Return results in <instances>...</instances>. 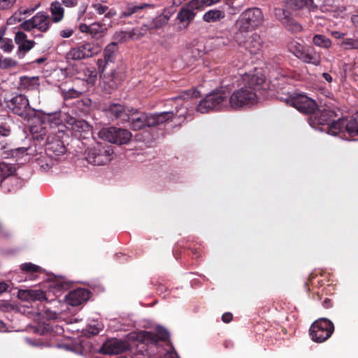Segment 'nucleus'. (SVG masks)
Listing matches in <instances>:
<instances>
[{"label":"nucleus","instance_id":"nucleus-1","mask_svg":"<svg viewBox=\"0 0 358 358\" xmlns=\"http://www.w3.org/2000/svg\"><path fill=\"white\" fill-rule=\"evenodd\" d=\"M117 44L112 42L105 48L103 58L97 60V66L100 72V77L103 80V88L108 94L118 87L126 78L123 68L111 69L116 59Z\"/></svg>","mask_w":358,"mask_h":358},{"label":"nucleus","instance_id":"nucleus-2","mask_svg":"<svg viewBox=\"0 0 358 358\" xmlns=\"http://www.w3.org/2000/svg\"><path fill=\"white\" fill-rule=\"evenodd\" d=\"M264 82L265 78L262 74L251 76L244 87L232 93L229 99V106L234 110H238L256 103L257 101V93L262 89Z\"/></svg>","mask_w":358,"mask_h":358},{"label":"nucleus","instance_id":"nucleus-3","mask_svg":"<svg viewBox=\"0 0 358 358\" xmlns=\"http://www.w3.org/2000/svg\"><path fill=\"white\" fill-rule=\"evenodd\" d=\"M313 5V0H286L282 7L274 9L275 17L282 25L291 33L302 31L303 27L292 16L290 10H298L305 8L310 9Z\"/></svg>","mask_w":358,"mask_h":358},{"label":"nucleus","instance_id":"nucleus-4","mask_svg":"<svg viewBox=\"0 0 358 358\" xmlns=\"http://www.w3.org/2000/svg\"><path fill=\"white\" fill-rule=\"evenodd\" d=\"M59 127L64 128V122L60 112L43 115L29 128L35 145L40 147L44 146L48 134H52Z\"/></svg>","mask_w":358,"mask_h":358},{"label":"nucleus","instance_id":"nucleus-5","mask_svg":"<svg viewBox=\"0 0 358 358\" xmlns=\"http://www.w3.org/2000/svg\"><path fill=\"white\" fill-rule=\"evenodd\" d=\"M336 113L334 110L329 108H324L320 109L317 106V109L312 116L310 117L311 124L329 126V132L333 135H336L342 131V120L341 118L335 120Z\"/></svg>","mask_w":358,"mask_h":358},{"label":"nucleus","instance_id":"nucleus-6","mask_svg":"<svg viewBox=\"0 0 358 358\" xmlns=\"http://www.w3.org/2000/svg\"><path fill=\"white\" fill-rule=\"evenodd\" d=\"M8 109L23 120L29 121L36 116V110L30 106L27 97L17 94L6 101Z\"/></svg>","mask_w":358,"mask_h":358},{"label":"nucleus","instance_id":"nucleus-7","mask_svg":"<svg viewBox=\"0 0 358 358\" xmlns=\"http://www.w3.org/2000/svg\"><path fill=\"white\" fill-rule=\"evenodd\" d=\"M66 128L64 124V128L59 127L52 134H48L44 146H45L46 155L50 158L56 160L58 157L66 153V148L62 141Z\"/></svg>","mask_w":358,"mask_h":358},{"label":"nucleus","instance_id":"nucleus-8","mask_svg":"<svg viewBox=\"0 0 358 358\" xmlns=\"http://www.w3.org/2000/svg\"><path fill=\"white\" fill-rule=\"evenodd\" d=\"M288 48L291 53L306 64L318 66L321 63V55L313 46L294 41L289 44Z\"/></svg>","mask_w":358,"mask_h":358},{"label":"nucleus","instance_id":"nucleus-9","mask_svg":"<svg viewBox=\"0 0 358 358\" xmlns=\"http://www.w3.org/2000/svg\"><path fill=\"white\" fill-rule=\"evenodd\" d=\"M227 95L223 91H216L207 94L199 103L196 110L206 113L210 110H218L227 106Z\"/></svg>","mask_w":358,"mask_h":358},{"label":"nucleus","instance_id":"nucleus-10","mask_svg":"<svg viewBox=\"0 0 358 358\" xmlns=\"http://www.w3.org/2000/svg\"><path fill=\"white\" fill-rule=\"evenodd\" d=\"M263 15L261 9L251 8L245 10L237 21L238 31L248 32L249 30L258 27L262 22Z\"/></svg>","mask_w":358,"mask_h":358},{"label":"nucleus","instance_id":"nucleus-11","mask_svg":"<svg viewBox=\"0 0 358 358\" xmlns=\"http://www.w3.org/2000/svg\"><path fill=\"white\" fill-rule=\"evenodd\" d=\"M113 153L110 145L99 143L96 147L88 148L85 152V158L89 164L101 166L110 161Z\"/></svg>","mask_w":358,"mask_h":358},{"label":"nucleus","instance_id":"nucleus-12","mask_svg":"<svg viewBox=\"0 0 358 358\" xmlns=\"http://www.w3.org/2000/svg\"><path fill=\"white\" fill-rule=\"evenodd\" d=\"M334 331L333 322L327 318H320L310 326L309 334L313 341L322 343L329 339Z\"/></svg>","mask_w":358,"mask_h":358},{"label":"nucleus","instance_id":"nucleus-13","mask_svg":"<svg viewBox=\"0 0 358 358\" xmlns=\"http://www.w3.org/2000/svg\"><path fill=\"white\" fill-rule=\"evenodd\" d=\"M101 51V47L97 44L87 42L80 43L71 48L66 53V58L68 60H82L92 57Z\"/></svg>","mask_w":358,"mask_h":358},{"label":"nucleus","instance_id":"nucleus-14","mask_svg":"<svg viewBox=\"0 0 358 358\" xmlns=\"http://www.w3.org/2000/svg\"><path fill=\"white\" fill-rule=\"evenodd\" d=\"M246 33L236 31L234 34V40L239 46L243 47L250 54H258L263 48V41L261 36L257 33L246 36Z\"/></svg>","mask_w":358,"mask_h":358},{"label":"nucleus","instance_id":"nucleus-15","mask_svg":"<svg viewBox=\"0 0 358 358\" xmlns=\"http://www.w3.org/2000/svg\"><path fill=\"white\" fill-rule=\"evenodd\" d=\"M285 101L294 107L299 112L310 115V116L314 114L318 106L313 99L301 94L289 95L285 99Z\"/></svg>","mask_w":358,"mask_h":358},{"label":"nucleus","instance_id":"nucleus-16","mask_svg":"<svg viewBox=\"0 0 358 358\" xmlns=\"http://www.w3.org/2000/svg\"><path fill=\"white\" fill-rule=\"evenodd\" d=\"M99 136L104 141L117 145L127 143L132 136L129 130L113 127L103 128Z\"/></svg>","mask_w":358,"mask_h":358},{"label":"nucleus","instance_id":"nucleus-17","mask_svg":"<svg viewBox=\"0 0 358 358\" xmlns=\"http://www.w3.org/2000/svg\"><path fill=\"white\" fill-rule=\"evenodd\" d=\"M50 16L46 13L41 11L37 13L31 19L21 23L20 28L27 31L37 29L42 33H45L50 29Z\"/></svg>","mask_w":358,"mask_h":358},{"label":"nucleus","instance_id":"nucleus-18","mask_svg":"<svg viewBox=\"0 0 358 358\" xmlns=\"http://www.w3.org/2000/svg\"><path fill=\"white\" fill-rule=\"evenodd\" d=\"M13 170L6 164H0V185L7 192L15 191L21 184L20 179L13 174Z\"/></svg>","mask_w":358,"mask_h":358},{"label":"nucleus","instance_id":"nucleus-19","mask_svg":"<svg viewBox=\"0 0 358 358\" xmlns=\"http://www.w3.org/2000/svg\"><path fill=\"white\" fill-rule=\"evenodd\" d=\"M169 331L162 327L158 326L156 329V333L151 331H142L138 336L137 339L147 344L157 345L159 341L167 342L169 341Z\"/></svg>","mask_w":358,"mask_h":358},{"label":"nucleus","instance_id":"nucleus-20","mask_svg":"<svg viewBox=\"0 0 358 358\" xmlns=\"http://www.w3.org/2000/svg\"><path fill=\"white\" fill-rule=\"evenodd\" d=\"M129 347L127 342L114 338L105 342L101 348V352L105 355H117L126 351Z\"/></svg>","mask_w":358,"mask_h":358},{"label":"nucleus","instance_id":"nucleus-21","mask_svg":"<svg viewBox=\"0 0 358 358\" xmlns=\"http://www.w3.org/2000/svg\"><path fill=\"white\" fill-rule=\"evenodd\" d=\"M90 292L87 289L78 288L71 291L66 296L67 303L72 306H77L88 300Z\"/></svg>","mask_w":358,"mask_h":358},{"label":"nucleus","instance_id":"nucleus-22","mask_svg":"<svg viewBox=\"0 0 358 358\" xmlns=\"http://www.w3.org/2000/svg\"><path fill=\"white\" fill-rule=\"evenodd\" d=\"M149 117L150 115L145 113L133 114L130 116V120H127V122L131 123V127L134 130H140L145 127H151L148 123V122H150Z\"/></svg>","mask_w":358,"mask_h":358},{"label":"nucleus","instance_id":"nucleus-23","mask_svg":"<svg viewBox=\"0 0 358 358\" xmlns=\"http://www.w3.org/2000/svg\"><path fill=\"white\" fill-rule=\"evenodd\" d=\"M108 113L113 118L120 120L121 122L130 120V115L127 113L125 107L119 103H113L109 106Z\"/></svg>","mask_w":358,"mask_h":358},{"label":"nucleus","instance_id":"nucleus-24","mask_svg":"<svg viewBox=\"0 0 358 358\" xmlns=\"http://www.w3.org/2000/svg\"><path fill=\"white\" fill-rule=\"evenodd\" d=\"M342 130L348 134L349 137H355L358 135V112L348 119H341Z\"/></svg>","mask_w":358,"mask_h":358},{"label":"nucleus","instance_id":"nucleus-25","mask_svg":"<svg viewBox=\"0 0 358 358\" xmlns=\"http://www.w3.org/2000/svg\"><path fill=\"white\" fill-rule=\"evenodd\" d=\"M155 7L154 4L151 3H141V5H134L132 3H128L125 8V10L122 11L120 15V19L127 18L131 16L133 14L137 13L138 11L145 9V8H153Z\"/></svg>","mask_w":358,"mask_h":358},{"label":"nucleus","instance_id":"nucleus-26","mask_svg":"<svg viewBox=\"0 0 358 358\" xmlns=\"http://www.w3.org/2000/svg\"><path fill=\"white\" fill-rule=\"evenodd\" d=\"M50 10L52 15V21L55 23L61 22L64 17V9L59 1L52 2Z\"/></svg>","mask_w":358,"mask_h":358},{"label":"nucleus","instance_id":"nucleus-27","mask_svg":"<svg viewBox=\"0 0 358 358\" xmlns=\"http://www.w3.org/2000/svg\"><path fill=\"white\" fill-rule=\"evenodd\" d=\"M67 124L71 126V129L76 132H85L90 131V124L83 120H77L74 117H69Z\"/></svg>","mask_w":358,"mask_h":358},{"label":"nucleus","instance_id":"nucleus-28","mask_svg":"<svg viewBox=\"0 0 358 358\" xmlns=\"http://www.w3.org/2000/svg\"><path fill=\"white\" fill-rule=\"evenodd\" d=\"M173 117V112H164L159 114L150 115V122L148 123L151 127H155L169 120Z\"/></svg>","mask_w":358,"mask_h":358},{"label":"nucleus","instance_id":"nucleus-29","mask_svg":"<svg viewBox=\"0 0 358 358\" xmlns=\"http://www.w3.org/2000/svg\"><path fill=\"white\" fill-rule=\"evenodd\" d=\"M225 14L223 11L217 9H212L204 13L203 15V21L210 22H217L224 19Z\"/></svg>","mask_w":358,"mask_h":358},{"label":"nucleus","instance_id":"nucleus-30","mask_svg":"<svg viewBox=\"0 0 358 358\" xmlns=\"http://www.w3.org/2000/svg\"><path fill=\"white\" fill-rule=\"evenodd\" d=\"M107 28L106 24L101 22H94L91 24L90 35L94 39H99L106 34Z\"/></svg>","mask_w":358,"mask_h":358},{"label":"nucleus","instance_id":"nucleus-31","mask_svg":"<svg viewBox=\"0 0 358 358\" xmlns=\"http://www.w3.org/2000/svg\"><path fill=\"white\" fill-rule=\"evenodd\" d=\"M39 86L38 77H22L20 79V88L27 90H38Z\"/></svg>","mask_w":358,"mask_h":358},{"label":"nucleus","instance_id":"nucleus-32","mask_svg":"<svg viewBox=\"0 0 358 358\" xmlns=\"http://www.w3.org/2000/svg\"><path fill=\"white\" fill-rule=\"evenodd\" d=\"M22 295H24V298L27 300L31 301H45L46 300L45 292L40 290V289H29L24 291L22 293Z\"/></svg>","mask_w":358,"mask_h":358},{"label":"nucleus","instance_id":"nucleus-33","mask_svg":"<svg viewBox=\"0 0 358 358\" xmlns=\"http://www.w3.org/2000/svg\"><path fill=\"white\" fill-rule=\"evenodd\" d=\"M195 15L196 13L193 10L185 6L178 13L177 18L181 22H187L189 24L192 20H194Z\"/></svg>","mask_w":358,"mask_h":358},{"label":"nucleus","instance_id":"nucleus-34","mask_svg":"<svg viewBox=\"0 0 358 358\" xmlns=\"http://www.w3.org/2000/svg\"><path fill=\"white\" fill-rule=\"evenodd\" d=\"M200 96H201V94H200L199 91H198L195 88H192L189 90H183V91L180 92L178 96L173 97L172 99L175 100V101H177L179 99L189 100L192 98H198Z\"/></svg>","mask_w":358,"mask_h":358},{"label":"nucleus","instance_id":"nucleus-35","mask_svg":"<svg viewBox=\"0 0 358 358\" xmlns=\"http://www.w3.org/2000/svg\"><path fill=\"white\" fill-rule=\"evenodd\" d=\"M3 121L0 122V135L8 136L11 133L12 118L10 115H6L3 118Z\"/></svg>","mask_w":358,"mask_h":358},{"label":"nucleus","instance_id":"nucleus-36","mask_svg":"<svg viewBox=\"0 0 358 358\" xmlns=\"http://www.w3.org/2000/svg\"><path fill=\"white\" fill-rule=\"evenodd\" d=\"M313 43L315 45L328 49L331 45V41L330 38L322 34H316L313 38Z\"/></svg>","mask_w":358,"mask_h":358},{"label":"nucleus","instance_id":"nucleus-37","mask_svg":"<svg viewBox=\"0 0 358 358\" xmlns=\"http://www.w3.org/2000/svg\"><path fill=\"white\" fill-rule=\"evenodd\" d=\"M20 269L24 273H30L32 275L41 273L43 271V269L41 266H37L31 262L22 264L20 265Z\"/></svg>","mask_w":358,"mask_h":358},{"label":"nucleus","instance_id":"nucleus-38","mask_svg":"<svg viewBox=\"0 0 358 358\" xmlns=\"http://www.w3.org/2000/svg\"><path fill=\"white\" fill-rule=\"evenodd\" d=\"M34 41L27 40L25 42H23L18 45V49L16 52L17 56L20 59L24 58L25 54L34 47Z\"/></svg>","mask_w":358,"mask_h":358},{"label":"nucleus","instance_id":"nucleus-39","mask_svg":"<svg viewBox=\"0 0 358 358\" xmlns=\"http://www.w3.org/2000/svg\"><path fill=\"white\" fill-rule=\"evenodd\" d=\"M340 46L345 50H358V38H345L341 42Z\"/></svg>","mask_w":358,"mask_h":358},{"label":"nucleus","instance_id":"nucleus-40","mask_svg":"<svg viewBox=\"0 0 358 358\" xmlns=\"http://www.w3.org/2000/svg\"><path fill=\"white\" fill-rule=\"evenodd\" d=\"M169 17L166 15H160L155 17L152 22L153 29H159L165 26L169 22Z\"/></svg>","mask_w":358,"mask_h":358},{"label":"nucleus","instance_id":"nucleus-41","mask_svg":"<svg viewBox=\"0 0 358 358\" xmlns=\"http://www.w3.org/2000/svg\"><path fill=\"white\" fill-rule=\"evenodd\" d=\"M17 62L10 57H4L0 59V68L1 69H8L17 66Z\"/></svg>","mask_w":358,"mask_h":358},{"label":"nucleus","instance_id":"nucleus-42","mask_svg":"<svg viewBox=\"0 0 358 358\" xmlns=\"http://www.w3.org/2000/svg\"><path fill=\"white\" fill-rule=\"evenodd\" d=\"M113 38L114 41H116L115 43H122L127 42L130 40L129 38V31H117L113 35Z\"/></svg>","mask_w":358,"mask_h":358},{"label":"nucleus","instance_id":"nucleus-43","mask_svg":"<svg viewBox=\"0 0 358 358\" xmlns=\"http://www.w3.org/2000/svg\"><path fill=\"white\" fill-rule=\"evenodd\" d=\"M54 159L50 158L49 162H47V157L41 156L37 158L36 161L38 164L40 165L41 169L45 171H48L53 166V160Z\"/></svg>","mask_w":358,"mask_h":358},{"label":"nucleus","instance_id":"nucleus-44","mask_svg":"<svg viewBox=\"0 0 358 358\" xmlns=\"http://www.w3.org/2000/svg\"><path fill=\"white\" fill-rule=\"evenodd\" d=\"M0 48L5 52H10L14 48L13 41L10 38H4V40L0 43Z\"/></svg>","mask_w":358,"mask_h":358},{"label":"nucleus","instance_id":"nucleus-45","mask_svg":"<svg viewBox=\"0 0 358 358\" xmlns=\"http://www.w3.org/2000/svg\"><path fill=\"white\" fill-rule=\"evenodd\" d=\"M129 31V38L130 40H138L143 36H144V32L141 31V29L139 27H136L132 29Z\"/></svg>","mask_w":358,"mask_h":358},{"label":"nucleus","instance_id":"nucleus-46","mask_svg":"<svg viewBox=\"0 0 358 358\" xmlns=\"http://www.w3.org/2000/svg\"><path fill=\"white\" fill-rule=\"evenodd\" d=\"M214 40L215 45L219 47L227 46L230 43V39L227 36H217Z\"/></svg>","mask_w":358,"mask_h":358},{"label":"nucleus","instance_id":"nucleus-47","mask_svg":"<svg viewBox=\"0 0 358 358\" xmlns=\"http://www.w3.org/2000/svg\"><path fill=\"white\" fill-rule=\"evenodd\" d=\"M185 6L193 11L194 10H201L203 8L201 0H192L189 1Z\"/></svg>","mask_w":358,"mask_h":358},{"label":"nucleus","instance_id":"nucleus-48","mask_svg":"<svg viewBox=\"0 0 358 358\" xmlns=\"http://www.w3.org/2000/svg\"><path fill=\"white\" fill-rule=\"evenodd\" d=\"M22 15L18 9L13 15L8 19V24L13 25L22 20Z\"/></svg>","mask_w":358,"mask_h":358},{"label":"nucleus","instance_id":"nucleus-49","mask_svg":"<svg viewBox=\"0 0 358 358\" xmlns=\"http://www.w3.org/2000/svg\"><path fill=\"white\" fill-rule=\"evenodd\" d=\"M81 94V93L74 89H70L67 91L63 92V96L64 99H71L74 98H78Z\"/></svg>","mask_w":358,"mask_h":358},{"label":"nucleus","instance_id":"nucleus-50","mask_svg":"<svg viewBox=\"0 0 358 358\" xmlns=\"http://www.w3.org/2000/svg\"><path fill=\"white\" fill-rule=\"evenodd\" d=\"M92 8H93L96 13L99 15H103L108 10V7L107 6L99 3H92Z\"/></svg>","mask_w":358,"mask_h":358},{"label":"nucleus","instance_id":"nucleus-51","mask_svg":"<svg viewBox=\"0 0 358 358\" xmlns=\"http://www.w3.org/2000/svg\"><path fill=\"white\" fill-rule=\"evenodd\" d=\"M27 40H28L27 39V35L24 32L18 31L15 34V43L17 45H20V43H23V42H25Z\"/></svg>","mask_w":358,"mask_h":358},{"label":"nucleus","instance_id":"nucleus-52","mask_svg":"<svg viewBox=\"0 0 358 358\" xmlns=\"http://www.w3.org/2000/svg\"><path fill=\"white\" fill-rule=\"evenodd\" d=\"M331 287V285H328L327 287H324L322 289V292H320L319 291L313 292L311 297L314 300H321L323 294L324 293L327 294V289H330Z\"/></svg>","mask_w":358,"mask_h":358},{"label":"nucleus","instance_id":"nucleus-53","mask_svg":"<svg viewBox=\"0 0 358 358\" xmlns=\"http://www.w3.org/2000/svg\"><path fill=\"white\" fill-rule=\"evenodd\" d=\"M16 0H0V10H6L10 8Z\"/></svg>","mask_w":358,"mask_h":358},{"label":"nucleus","instance_id":"nucleus-54","mask_svg":"<svg viewBox=\"0 0 358 358\" xmlns=\"http://www.w3.org/2000/svg\"><path fill=\"white\" fill-rule=\"evenodd\" d=\"M74 33V30L72 29H66L59 31V36L63 38H70Z\"/></svg>","mask_w":358,"mask_h":358},{"label":"nucleus","instance_id":"nucleus-55","mask_svg":"<svg viewBox=\"0 0 358 358\" xmlns=\"http://www.w3.org/2000/svg\"><path fill=\"white\" fill-rule=\"evenodd\" d=\"M62 3L66 7L73 8L78 4V0H62Z\"/></svg>","mask_w":358,"mask_h":358},{"label":"nucleus","instance_id":"nucleus-56","mask_svg":"<svg viewBox=\"0 0 358 358\" xmlns=\"http://www.w3.org/2000/svg\"><path fill=\"white\" fill-rule=\"evenodd\" d=\"M316 277V275L313 273H311L309 276H308V282H306L305 284V287L306 288L307 291L308 292H310V285L312 286L313 285V280Z\"/></svg>","mask_w":358,"mask_h":358},{"label":"nucleus","instance_id":"nucleus-57","mask_svg":"<svg viewBox=\"0 0 358 358\" xmlns=\"http://www.w3.org/2000/svg\"><path fill=\"white\" fill-rule=\"evenodd\" d=\"M233 320V315L229 313V312H227V313H224L222 315V320L223 322L224 323H229L230 322L231 320Z\"/></svg>","mask_w":358,"mask_h":358},{"label":"nucleus","instance_id":"nucleus-58","mask_svg":"<svg viewBox=\"0 0 358 358\" xmlns=\"http://www.w3.org/2000/svg\"><path fill=\"white\" fill-rule=\"evenodd\" d=\"M90 29H91V24L87 25L86 24L82 23L79 26V30L82 33L89 34L90 35Z\"/></svg>","mask_w":358,"mask_h":358},{"label":"nucleus","instance_id":"nucleus-59","mask_svg":"<svg viewBox=\"0 0 358 358\" xmlns=\"http://www.w3.org/2000/svg\"><path fill=\"white\" fill-rule=\"evenodd\" d=\"M21 14L22 15H31L36 10L35 8H23L22 7H20L19 8Z\"/></svg>","mask_w":358,"mask_h":358},{"label":"nucleus","instance_id":"nucleus-60","mask_svg":"<svg viewBox=\"0 0 358 358\" xmlns=\"http://www.w3.org/2000/svg\"><path fill=\"white\" fill-rule=\"evenodd\" d=\"M87 333L90 335L95 336L99 333V329L96 327H89L87 329Z\"/></svg>","mask_w":358,"mask_h":358},{"label":"nucleus","instance_id":"nucleus-61","mask_svg":"<svg viewBox=\"0 0 358 358\" xmlns=\"http://www.w3.org/2000/svg\"><path fill=\"white\" fill-rule=\"evenodd\" d=\"M152 27L151 22L148 24H143L141 27H139L141 29V31L144 32V36L145 35L147 31L148 30H153V28Z\"/></svg>","mask_w":358,"mask_h":358},{"label":"nucleus","instance_id":"nucleus-62","mask_svg":"<svg viewBox=\"0 0 358 358\" xmlns=\"http://www.w3.org/2000/svg\"><path fill=\"white\" fill-rule=\"evenodd\" d=\"M117 14V12L115 9H109L105 13V17L110 19L115 16Z\"/></svg>","mask_w":358,"mask_h":358},{"label":"nucleus","instance_id":"nucleus-63","mask_svg":"<svg viewBox=\"0 0 358 358\" xmlns=\"http://www.w3.org/2000/svg\"><path fill=\"white\" fill-rule=\"evenodd\" d=\"M322 306L324 308H329L333 306L332 301L329 298H325L322 302Z\"/></svg>","mask_w":358,"mask_h":358},{"label":"nucleus","instance_id":"nucleus-64","mask_svg":"<svg viewBox=\"0 0 358 358\" xmlns=\"http://www.w3.org/2000/svg\"><path fill=\"white\" fill-rule=\"evenodd\" d=\"M190 250L196 258L201 256V250L199 248H192Z\"/></svg>","mask_w":358,"mask_h":358}]
</instances>
